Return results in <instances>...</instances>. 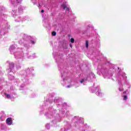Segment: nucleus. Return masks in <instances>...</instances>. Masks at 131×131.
<instances>
[{
  "instance_id": "20e7f679",
  "label": "nucleus",
  "mask_w": 131,
  "mask_h": 131,
  "mask_svg": "<svg viewBox=\"0 0 131 131\" xmlns=\"http://www.w3.org/2000/svg\"><path fill=\"white\" fill-rule=\"evenodd\" d=\"M74 41H75L74 38H72L71 39V42H72V43H74Z\"/></svg>"
},
{
  "instance_id": "ddd939ff",
  "label": "nucleus",
  "mask_w": 131,
  "mask_h": 131,
  "mask_svg": "<svg viewBox=\"0 0 131 131\" xmlns=\"http://www.w3.org/2000/svg\"><path fill=\"white\" fill-rule=\"evenodd\" d=\"M70 47L71 48H72V45H71V44H70Z\"/></svg>"
},
{
  "instance_id": "39448f33",
  "label": "nucleus",
  "mask_w": 131,
  "mask_h": 131,
  "mask_svg": "<svg viewBox=\"0 0 131 131\" xmlns=\"http://www.w3.org/2000/svg\"><path fill=\"white\" fill-rule=\"evenodd\" d=\"M52 34L53 36H55L56 33V32L54 31L52 32Z\"/></svg>"
},
{
  "instance_id": "423d86ee",
  "label": "nucleus",
  "mask_w": 131,
  "mask_h": 131,
  "mask_svg": "<svg viewBox=\"0 0 131 131\" xmlns=\"http://www.w3.org/2000/svg\"><path fill=\"white\" fill-rule=\"evenodd\" d=\"M84 82V79H82L80 81V82L81 83H82V82Z\"/></svg>"
},
{
  "instance_id": "4468645a",
  "label": "nucleus",
  "mask_w": 131,
  "mask_h": 131,
  "mask_svg": "<svg viewBox=\"0 0 131 131\" xmlns=\"http://www.w3.org/2000/svg\"><path fill=\"white\" fill-rule=\"evenodd\" d=\"M38 6L40 7V4H38Z\"/></svg>"
},
{
  "instance_id": "f03ea898",
  "label": "nucleus",
  "mask_w": 131,
  "mask_h": 131,
  "mask_svg": "<svg viewBox=\"0 0 131 131\" xmlns=\"http://www.w3.org/2000/svg\"><path fill=\"white\" fill-rule=\"evenodd\" d=\"M62 7L63 10H65V9H67V6H66L65 4H62Z\"/></svg>"
},
{
  "instance_id": "6e6552de",
  "label": "nucleus",
  "mask_w": 131,
  "mask_h": 131,
  "mask_svg": "<svg viewBox=\"0 0 131 131\" xmlns=\"http://www.w3.org/2000/svg\"><path fill=\"white\" fill-rule=\"evenodd\" d=\"M6 96L7 98H10L11 97V96L9 94H6Z\"/></svg>"
},
{
  "instance_id": "1a4fd4ad",
  "label": "nucleus",
  "mask_w": 131,
  "mask_h": 131,
  "mask_svg": "<svg viewBox=\"0 0 131 131\" xmlns=\"http://www.w3.org/2000/svg\"><path fill=\"white\" fill-rule=\"evenodd\" d=\"M31 43H32L33 45H34V43H35V42L34 41H33V40H31Z\"/></svg>"
},
{
  "instance_id": "9b49d317",
  "label": "nucleus",
  "mask_w": 131,
  "mask_h": 131,
  "mask_svg": "<svg viewBox=\"0 0 131 131\" xmlns=\"http://www.w3.org/2000/svg\"><path fill=\"white\" fill-rule=\"evenodd\" d=\"M43 12H45L43 10H41V13H43Z\"/></svg>"
},
{
  "instance_id": "f8f14e48",
  "label": "nucleus",
  "mask_w": 131,
  "mask_h": 131,
  "mask_svg": "<svg viewBox=\"0 0 131 131\" xmlns=\"http://www.w3.org/2000/svg\"><path fill=\"white\" fill-rule=\"evenodd\" d=\"M126 91L123 92V94H126Z\"/></svg>"
},
{
  "instance_id": "7ed1b4c3",
  "label": "nucleus",
  "mask_w": 131,
  "mask_h": 131,
  "mask_svg": "<svg viewBox=\"0 0 131 131\" xmlns=\"http://www.w3.org/2000/svg\"><path fill=\"white\" fill-rule=\"evenodd\" d=\"M86 48L88 49L89 48V41L86 40L85 42Z\"/></svg>"
},
{
  "instance_id": "9d476101",
  "label": "nucleus",
  "mask_w": 131,
  "mask_h": 131,
  "mask_svg": "<svg viewBox=\"0 0 131 131\" xmlns=\"http://www.w3.org/2000/svg\"><path fill=\"white\" fill-rule=\"evenodd\" d=\"M66 10H67V11H69V7H67Z\"/></svg>"
},
{
  "instance_id": "f257e3e1",
  "label": "nucleus",
  "mask_w": 131,
  "mask_h": 131,
  "mask_svg": "<svg viewBox=\"0 0 131 131\" xmlns=\"http://www.w3.org/2000/svg\"><path fill=\"white\" fill-rule=\"evenodd\" d=\"M6 123L8 125H12V124H13V120H12V118H8L6 120Z\"/></svg>"
},
{
  "instance_id": "0eeeda50",
  "label": "nucleus",
  "mask_w": 131,
  "mask_h": 131,
  "mask_svg": "<svg viewBox=\"0 0 131 131\" xmlns=\"http://www.w3.org/2000/svg\"><path fill=\"white\" fill-rule=\"evenodd\" d=\"M123 97H124V100H127V96L125 95Z\"/></svg>"
}]
</instances>
